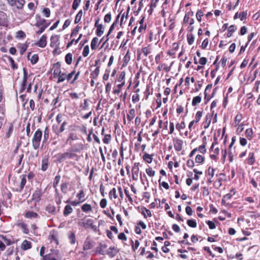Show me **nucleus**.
Returning <instances> with one entry per match:
<instances>
[{
    "mask_svg": "<svg viewBox=\"0 0 260 260\" xmlns=\"http://www.w3.org/2000/svg\"><path fill=\"white\" fill-rule=\"evenodd\" d=\"M42 196V192L41 190L37 189L32 194V200L35 202H39L41 200V197Z\"/></svg>",
    "mask_w": 260,
    "mask_h": 260,
    "instance_id": "8",
    "label": "nucleus"
},
{
    "mask_svg": "<svg viewBox=\"0 0 260 260\" xmlns=\"http://www.w3.org/2000/svg\"><path fill=\"white\" fill-rule=\"evenodd\" d=\"M131 242L132 244V248L134 251H136V250L140 246V242L138 240H136L135 244H134L133 241L131 240Z\"/></svg>",
    "mask_w": 260,
    "mask_h": 260,
    "instance_id": "44",
    "label": "nucleus"
},
{
    "mask_svg": "<svg viewBox=\"0 0 260 260\" xmlns=\"http://www.w3.org/2000/svg\"><path fill=\"white\" fill-rule=\"evenodd\" d=\"M77 198L78 199V200L80 202H83L85 199V193L83 190H81L79 192L76 196Z\"/></svg>",
    "mask_w": 260,
    "mask_h": 260,
    "instance_id": "16",
    "label": "nucleus"
},
{
    "mask_svg": "<svg viewBox=\"0 0 260 260\" xmlns=\"http://www.w3.org/2000/svg\"><path fill=\"white\" fill-rule=\"evenodd\" d=\"M196 162L197 163L201 164L204 161V157L200 154H198L195 158Z\"/></svg>",
    "mask_w": 260,
    "mask_h": 260,
    "instance_id": "37",
    "label": "nucleus"
},
{
    "mask_svg": "<svg viewBox=\"0 0 260 260\" xmlns=\"http://www.w3.org/2000/svg\"><path fill=\"white\" fill-rule=\"evenodd\" d=\"M93 224V220L91 219H83L82 221L79 223V224L85 228L91 227Z\"/></svg>",
    "mask_w": 260,
    "mask_h": 260,
    "instance_id": "6",
    "label": "nucleus"
},
{
    "mask_svg": "<svg viewBox=\"0 0 260 260\" xmlns=\"http://www.w3.org/2000/svg\"><path fill=\"white\" fill-rule=\"evenodd\" d=\"M67 188H68V185L67 183H64L61 185V190L62 192L64 193H67Z\"/></svg>",
    "mask_w": 260,
    "mask_h": 260,
    "instance_id": "58",
    "label": "nucleus"
},
{
    "mask_svg": "<svg viewBox=\"0 0 260 260\" xmlns=\"http://www.w3.org/2000/svg\"><path fill=\"white\" fill-rule=\"evenodd\" d=\"M187 223L191 228H196L197 226V223L194 220L188 219L187 221Z\"/></svg>",
    "mask_w": 260,
    "mask_h": 260,
    "instance_id": "40",
    "label": "nucleus"
},
{
    "mask_svg": "<svg viewBox=\"0 0 260 260\" xmlns=\"http://www.w3.org/2000/svg\"><path fill=\"white\" fill-rule=\"evenodd\" d=\"M201 101V97L200 96H196L194 97L192 101V105L193 106H196L198 104L200 103Z\"/></svg>",
    "mask_w": 260,
    "mask_h": 260,
    "instance_id": "28",
    "label": "nucleus"
},
{
    "mask_svg": "<svg viewBox=\"0 0 260 260\" xmlns=\"http://www.w3.org/2000/svg\"><path fill=\"white\" fill-rule=\"evenodd\" d=\"M142 214L144 215L145 218L147 217L146 214L147 215V216L148 217L152 216V213H151V211L149 209H147L146 208H144L143 209L142 211Z\"/></svg>",
    "mask_w": 260,
    "mask_h": 260,
    "instance_id": "26",
    "label": "nucleus"
},
{
    "mask_svg": "<svg viewBox=\"0 0 260 260\" xmlns=\"http://www.w3.org/2000/svg\"><path fill=\"white\" fill-rule=\"evenodd\" d=\"M142 52L145 56H147L150 53V49L148 47H144L142 48Z\"/></svg>",
    "mask_w": 260,
    "mask_h": 260,
    "instance_id": "56",
    "label": "nucleus"
},
{
    "mask_svg": "<svg viewBox=\"0 0 260 260\" xmlns=\"http://www.w3.org/2000/svg\"><path fill=\"white\" fill-rule=\"evenodd\" d=\"M130 58H131V57H130V55L129 54V52L127 51L123 58L124 63L127 64L130 60Z\"/></svg>",
    "mask_w": 260,
    "mask_h": 260,
    "instance_id": "54",
    "label": "nucleus"
},
{
    "mask_svg": "<svg viewBox=\"0 0 260 260\" xmlns=\"http://www.w3.org/2000/svg\"><path fill=\"white\" fill-rule=\"evenodd\" d=\"M144 18V17H143V18L141 19V20L140 21V26L139 28V30L140 32H141L142 31V30H145L146 28V24H143Z\"/></svg>",
    "mask_w": 260,
    "mask_h": 260,
    "instance_id": "39",
    "label": "nucleus"
},
{
    "mask_svg": "<svg viewBox=\"0 0 260 260\" xmlns=\"http://www.w3.org/2000/svg\"><path fill=\"white\" fill-rule=\"evenodd\" d=\"M255 161L253 153H250L248 159V163L249 165H252Z\"/></svg>",
    "mask_w": 260,
    "mask_h": 260,
    "instance_id": "38",
    "label": "nucleus"
},
{
    "mask_svg": "<svg viewBox=\"0 0 260 260\" xmlns=\"http://www.w3.org/2000/svg\"><path fill=\"white\" fill-rule=\"evenodd\" d=\"M81 209L83 211L85 212H87L91 211L92 207L90 204H85L83 205H82Z\"/></svg>",
    "mask_w": 260,
    "mask_h": 260,
    "instance_id": "22",
    "label": "nucleus"
},
{
    "mask_svg": "<svg viewBox=\"0 0 260 260\" xmlns=\"http://www.w3.org/2000/svg\"><path fill=\"white\" fill-rule=\"evenodd\" d=\"M13 131V125L12 123H9V126L8 128V132L6 134V137L7 138H9L12 133Z\"/></svg>",
    "mask_w": 260,
    "mask_h": 260,
    "instance_id": "36",
    "label": "nucleus"
},
{
    "mask_svg": "<svg viewBox=\"0 0 260 260\" xmlns=\"http://www.w3.org/2000/svg\"><path fill=\"white\" fill-rule=\"evenodd\" d=\"M49 138V130L48 127H46L44 132V142L46 141Z\"/></svg>",
    "mask_w": 260,
    "mask_h": 260,
    "instance_id": "48",
    "label": "nucleus"
},
{
    "mask_svg": "<svg viewBox=\"0 0 260 260\" xmlns=\"http://www.w3.org/2000/svg\"><path fill=\"white\" fill-rule=\"evenodd\" d=\"M99 19L95 21V26L97 28L96 34L98 36H101L104 32V27L102 24L99 23Z\"/></svg>",
    "mask_w": 260,
    "mask_h": 260,
    "instance_id": "4",
    "label": "nucleus"
},
{
    "mask_svg": "<svg viewBox=\"0 0 260 260\" xmlns=\"http://www.w3.org/2000/svg\"><path fill=\"white\" fill-rule=\"evenodd\" d=\"M92 247L91 244L89 241H85L84 244L83 248L85 250H89Z\"/></svg>",
    "mask_w": 260,
    "mask_h": 260,
    "instance_id": "49",
    "label": "nucleus"
},
{
    "mask_svg": "<svg viewBox=\"0 0 260 260\" xmlns=\"http://www.w3.org/2000/svg\"><path fill=\"white\" fill-rule=\"evenodd\" d=\"M57 64H58V67H57L54 71V73H53V74H54V77H58L61 73V69H60V65L59 64V63H57Z\"/></svg>",
    "mask_w": 260,
    "mask_h": 260,
    "instance_id": "32",
    "label": "nucleus"
},
{
    "mask_svg": "<svg viewBox=\"0 0 260 260\" xmlns=\"http://www.w3.org/2000/svg\"><path fill=\"white\" fill-rule=\"evenodd\" d=\"M111 139L110 135H106L103 139V141L105 144H109Z\"/></svg>",
    "mask_w": 260,
    "mask_h": 260,
    "instance_id": "50",
    "label": "nucleus"
},
{
    "mask_svg": "<svg viewBox=\"0 0 260 260\" xmlns=\"http://www.w3.org/2000/svg\"><path fill=\"white\" fill-rule=\"evenodd\" d=\"M210 122H211V115L206 116L205 123L204 125V128H207L209 127V126L210 124Z\"/></svg>",
    "mask_w": 260,
    "mask_h": 260,
    "instance_id": "41",
    "label": "nucleus"
},
{
    "mask_svg": "<svg viewBox=\"0 0 260 260\" xmlns=\"http://www.w3.org/2000/svg\"><path fill=\"white\" fill-rule=\"evenodd\" d=\"M38 59H39V57H38V54H34L31 58L30 59V62L32 64H36L38 61Z\"/></svg>",
    "mask_w": 260,
    "mask_h": 260,
    "instance_id": "35",
    "label": "nucleus"
},
{
    "mask_svg": "<svg viewBox=\"0 0 260 260\" xmlns=\"http://www.w3.org/2000/svg\"><path fill=\"white\" fill-rule=\"evenodd\" d=\"M202 116V112L198 111L197 113H196V120H194L195 122L198 123L200 121Z\"/></svg>",
    "mask_w": 260,
    "mask_h": 260,
    "instance_id": "52",
    "label": "nucleus"
},
{
    "mask_svg": "<svg viewBox=\"0 0 260 260\" xmlns=\"http://www.w3.org/2000/svg\"><path fill=\"white\" fill-rule=\"evenodd\" d=\"M36 45L41 47L44 48L47 45V37L45 35H43L39 41L37 42L36 44Z\"/></svg>",
    "mask_w": 260,
    "mask_h": 260,
    "instance_id": "7",
    "label": "nucleus"
},
{
    "mask_svg": "<svg viewBox=\"0 0 260 260\" xmlns=\"http://www.w3.org/2000/svg\"><path fill=\"white\" fill-rule=\"evenodd\" d=\"M81 3V0H74L72 8L74 10H76L77 8L79 7L80 4Z\"/></svg>",
    "mask_w": 260,
    "mask_h": 260,
    "instance_id": "47",
    "label": "nucleus"
},
{
    "mask_svg": "<svg viewBox=\"0 0 260 260\" xmlns=\"http://www.w3.org/2000/svg\"><path fill=\"white\" fill-rule=\"evenodd\" d=\"M109 198L112 200V198L117 199L118 196L116 193V190L115 188H113L109 193Z\"/></svg>",
    "mask_w": 260,
    "mask_h": 260,
    "instance_id": "19",
    "label": "nucleus"
},
{
    "mask_svg": "<svg viewBox=\"0 0 260 260\" xmlns=\"http://www.w3.org/2000/svg\"><path fill=\"white\" fill-rule=\"evenodd\" d=\"M174 147L177 151H180L182 148L183 142L182 140L179 139H174L173 140Z\"/></svg>",
    "mask_w": 260,
    "mask_h": 260,
    "instance_id": "5",
    "label": "nucleus"
},
{
    "mask_svg": "<svg viewBox=\"0 0 260 260\" xmlns=\"http://www.w3.org/2000/svg\"><path fill=\"white\" fill-rule=\"evenodd\" d=\"M118 252V250L114 247H110L107 251L106 253L110 257H114Z\"/></svg>",
    "mask_w": 260,
    "mask_h": 260,
    "instance_id": "11",
    "label": "nucleus"
},
{
    "mask_svg": "<svg viewBox=\"0 0 260 260\" xmlns=\"http://www.w3.org/2000/svg\"><path fill=\"white\" fill-rule=\"evenodd\" d=\"M12 6H16L18 9H22L25 4L24 0H14V3Z\"/></svg>",
    "mask_w": 260,
    "mask_h": 260,
    "instance_id": "10",
    "label": "nucleus"
},
{
    "mask_svg": "<svg viewBox=\"0 0 260 260\" xmlns=\"http://www.w3.org/2000/svg\"><path fill=\"white\" fill-rule=\"evenodd\" d=\"M35 25L37 27H40L43 25H46V27H47L49 24L46 23L45 19H42L41 17H37L36 22Z\"/></svg>",
    "mask_w": 260,
    "mask_h": 260,
    "instance_id": "9",
    "label": "nucleus"
},
{
    "mask_svg": "<svg viewBox=\"0 0 260 260\" xmlns=\"http://www.w3.org/2000/svg\"><path fill=\"white\" fill-rule=\"evenodd\" d=\"M135 115V110L134 109H132L129 110L128 114L127 115V118L129 121L133 119Z\"/></svg>",
    "mask_w": 260,
    "mask_h": 260,
    "instance_id": "24",
    "label": "nucleus"
},
{
    "mask_svg": "<svg viewBox=\"0 0 260 260\" xmlns=\"http://www.w3.org/2000/svg\"><path fill=\"white\" fill-rule=\"evenodd\" d=\"M67 122L66 121H63L61 124V126H60V128L57 130V131L55 132V133L57 134V135H59V134L63 132L64 129H65V125L67 124Z\"/></svg>",
    "mask_w": 260,
    "mask_h": 260,
    "instance_id": "33",
    "label": "nucleus"
},
{
    "mask_svg": "<svg viewBox=\"0 0 260 260\" xmlns=\"http://www.w3.org/2000/svg\"><path fill=\"white\" fill-rule=\"evenodd\" d=\"M48 160L47 159H43L42 161V166H41V169L42 171H46L48 168Z\"/></svg>",
    "mask_w": 260,
    "mask_h": 260,
    "instance_id": "31",
    "label": "nucleus"
},
{
    "mask_svg": "<svg viewBox=\"0 0 260 260\" xmlns=\"http://www.w3.org/2000/svg\"><path fill=\"white\" fill-rule=\"evenodd\" d=\"M23 81L22 83V89L23 90L24 89L26 82L27 80V72L26 71V70L25 68H23Z\"/></svg>",
    "mask_w": 260,
    "mask_h": 260,
    "instance_id": "13",
    "label": "nucleus"
},
{
    "mask_svg": "<svg viewBox=\"0 0 260 260\" xmlns=\"http://www.w3.org/2000/svg\"><path fill=\"white\" fill-rule=\"evenodd\" d=\"M64 115L62 114H59L56 116V121L58 123H60L62 122Z\"/></svg>",
    "mask_w": 260,
    "mask_h": 260,
    "instance_id": "57",
    "label": "nucleus"
},
{
    "mask_svg": "<svg viewBox=\"0 0 260 260\" xmlns=\"http://www.w3.org/2000/svg\"><path fill=\"white\" fill-rule=\"evenodd\" d=\"M60 179V176L58 175L55 176L54 181V184L53 186L54 187H56L57 185H58Z\"/></svg>",
    "mask_w": 260,
    "mask_h": 260,
    "instance_id": "60",
    "label": "nucleus"
},
{
    "mask_svg": "<svg viewBox=\"0 0 260 260\" xmlns=\"http://www.w3.org/2000/svg\"><path fill=\"white\" fill-rule=\"evenodd\" d=\"M73 60V55L71 53H68L65 56V61L68 64H71Z\"/></svg>",
    "mask_w": 260,
    "mask_h": 260,
    "instance_id": "20",
    "label": "nucleus"
},
{
    "mask_svg": "<svg viewBox=\"0 0 260 260\" xmlns=\"http://www.w3.org/2000/svg\"><path fill=\"white\" fill-rule=\"evenodd\" d=\"M31 242L29 241H28L26 240L23 241L21 245V247L22 249H23L24 250L29 249L31 248Z\"/></svg>",
    "mask_w": 260,
    "mask_h": 260,
    "instance_id": "12",
    "label": "nucleus"
},
{
    "mask_svg": "<svg viewBox=\"0 0 260 260\" xmlns=\"http://www.w3.org/2000/svg\"><path fill=\"white\" fill-rule=\"evenodd\" d=\"M1 237L2 238V239L3 240H4V241L5 242L6 244L7 245H10L11 244H12V242H11V241L10 240H9V239H8L7 238H6V237H5L4 236L2 235L1 236Z\"/></svg>",
    "mask_w": 260,
    "mask_h": 260,
    "instance_id": "59",
    "label": "nucleus"
},
{
    "mask_svg": "<svg viewBox=\"0 0 260 260\" xmlns=\"http://www.w3.org/2000/svg\"><path fill=\"white\" fill-rule=\"evenodd\" d=\"M73 151H78V150L75 149L74 150H73L72 149L69 151H67L61 154H58V155L57 158V160L59 162H61L67 159H71L75 157V156H77V155L74 153Z\"/></svg>",
    "mask_w": 260,
    "mask_h": 260,
    "instance_id": "2",
    "label": "nucleus"
},
{
    "mask_svg": "<svg viewBox=\"0 0 260 260\" xmlns=\"http://www.w3.org/2000/svg\"><path fill=\"white\" fill-rule=\"evenodd\" d=\"M80 28H81V27H80V26H79V25H77V26L76 27V28H74V29L72 30V32H71V37H73V36H74L78 34V31H79V29H80Z\"/></svg>",
    "mask_w": 260,
    "mask_h": 260,
    "instance_id": "51",
    "label": "nucleus"
},
{
    "mask_svg": "<svg viewBox=\"0 0 260 260\" xmlns=\"http://www.w3.org/2000/svg\"><path fill=\"white\" fill-rule=\"evenodd\" d=\"M78 139V137L76 134L71 133L69 134V137L67 140V142H69L71 140L75 141Z\"/></svg>",
    "mask_w": 260,
    "mask_h": 260,
    "instance_id": "21",
    "label": "nucleus"
},
{
    "mask_svg": "<svg viewBox=\"0 0 260 260\" xmlns=\"http://www.w3.org/2000/svg\"><path fill=\"white\" fill-rule=\"evenodd\" d=\"M207 59L206 57H201L200 59H199V63L202 64V65H205L207 63Z\"/></svg>",
    "mask_w": 260,
    "mask_h": 260,
    "instance_id": "64",
    "label": "nucleus"
},
{
    "mask_svg": "<svg viewBox=\"0 0 260 260\" xmlns=\"http://www.w3.org/2000/svg\"><path fill=\"white\" fill-rule=\"evenodd\" d=\"M73 208L70 205H66L63 210V214L64 216H68L73 212Z\"/></svg>",
    "mask_w": 260,
    "mask_h": 260,
    "instance_id": "17",
    "label": "nucleus"
},
{
    "mask_svg": "<svg viewBox=\"0 0 260 260\" xmlns=\"http://www.w3.org/2000/svg\"><path fill=\"white\" fill-rule=\"evenodd\" d=\"M198 150L202 153H205L206 152V145H201L198 148Z\"/></svg>",
    "mask_w": 260,
    "mask_h": 260,
    "instance_id": "55",
    "label": "nucleus"
},
{
    "mask_svg": "<svg viewBox=\"0 0 260 260\" xmlns=\"http://www.w3.org/2000/svg\"><path fill=\"white\" fill-rule=\"evenodd\" d=\"M25 216L27 218H37L38 214L33 211H28L26 212Z\"/></svg>",
    "mask_w": 260,
    "mask_h": 260,
    "instance_id": "15",
    "label": "nucleus"
},
{
    "mask_svg": "<svg viewBox=\"0 0 260 260\" xmlns=\"http://www.w3.org/2000/svg\"><path fill=\"white\" fill-rule=\"evenodd\" d=\"M89 53V47L88 45H86L84 47L82 52V55L84 57H86L88 55Z\"/></svg>",
    "mask_w": 260,
    "mask_h": 260,
    "instance_id": "42",
    "label": "nucleus"
},
{
    "mask_svg": "<svg viewBox=\"0 0 260 260\" xmlns=\"http://www.w3.org/2000/svg\"><path fill=\"white\" fill-rule=\"evenodd\" d=\"M42 137V132L40 129H38L35 133L32 140V144L34 149L36 150L39 148Z\"/></svg>",
    "mask_w": 260,
    "mask_h": 260,
    "instance_id": "1",
    "label": "nucleus"
},
{
    "mask_svg": "<svg viewBox=\"0 0 260 260\" xmlns=\"http://www.w3.org/2000/svg\"><path fill=\"white\" fill-rule=\"evenodd\" d=\"M20 177L21 183L19 190L20 191H22L26 182V176H21Z\"/></svg>",
    "mask_w": 260,
    "mask_h": 260,
    "instance_id": "23",
    "label": "nucleus"
},
{
    "mask_svg": "<svg viewBox=\"0 0 260 260\" xmlns=\"http://www.w3.org/2000/svg\"><path fill=\"white\" fill-rule=\"evenodd\" d=\"M125 81H123L121 84H119L117 85L118 89H114L113 93L115 94H118L120 93L121 91V87L124 85Z\"/></svg>",
    "mask_w": 260,
    "mask_h": 260,
    "instance_id": "30",
    "label": "nucleus"
},
{
    "mask_svg": "<svg viewBox=\"0 0 260 260\" xmlns=\"http://www.w3.org/2000/svg\"><path fill=\"white\" fill-rule=\"evenodd\" d=\"M139 163L135 162L134 164V166L132 168V179L134 180L137 181L139 176Z\"/></svg>",
    "mask_w": 260,
    "mask_h": 260,
    "instance_id": "3",
    "label": "nucleus"
},
{
    "mask_svg": "<svg viewBox=\"0 0 260 260\" xmlns=\"http://www.w3.org/2000/svg\"><path fill=\"white\" fill-rule=\"evenodd\" d=\"M207 224L208 225L209 228L211 230L215 229L216 226L214 223L210 220H209L207 222Z\"/></svg>",
    "mask_w": 260,
    "mask_h": 260,
    "instance_id": "63",
    "label": "nucleus"
},
{
    "mask_svg": "<svg viewBox=\"0 0 260 260\" xmlns=\"http://www.w3.org/2000/svg\"><path fill=\"white\" fill-rule=\"evenodd\" d=\"M187 42L189 45L193 44L194 41V36L192 34H189L187 35Z\"/></svg>",
    "mask_w": 260,
    "mask_h": 260,
    "instance_id": "29",
    "label": "nucleus"
},
{
    "mask_svg": "<svg viewBox=\"0 0 260 260\" xmlns=\"http://www.w3.org/2000/svg\"><path fill=\"white\" fill-rule=\"evenodd\" d=\"M143 158L144 160H145L146 162H147L149 164H150L152 162V155H150L148 153H145V154L143 156Z\"/></svg>",
    "mask_w": 260,
    "mask_h": 260,
    "instance_id": "27",
    "label": "nucleus"
},
{
    "mask_svg": "<svg viewBox=\"0 0 260 260\" xmlns=\"http://www.w3.org/2000/svg\"><path fill=\"white\" fill-rule=\"evenodd\" d=\"M253 134L252 129L251 128H248L246 130L245 135L246 137L249 139H251Z\"/></svg>",
    "mask_w": 260,
    "mask_h": 260,
    "instance_id": "46",
    "label": "nucleus"
},
{
    "mask_svg": "<svg viewBox=\"0 0 260 260\" xmlns=\"http://www.w3.org/2000/svg\"><path fill=\"white\" fill-rule=\"evenodd\" d=\"M125 76V72L124 71H122L121 72L119 77L117 79V81L120 82H122L124 81V78Z\"/></svg>",
    "mask_w": 260,
    "mask_h": 260,
    "instance_id": "43",
    "label": "nucleus"
},
{
    "mask_svg": "<svg viewBox=\"0 0 260 260\" xmlns=\"http://www.w3.org/2000/svg\"><path fill=\"white\" fill-rule=\"evenodd\" d=\"M208 175L212 178L214 174V169L211 167H209L208 170Z\"/></svg>",
    "mask_w": 260,
    "mask_h": 260,
    "instance_id": "62",
    "label": "nucleus"
},
{
    "mask_svg": "<svg viewBox=\"0 0 260 260\" xmlns=\"http://www.w3.org/2000/svg\"><path fill=\"white\" fill-rule=\"evenodd\" d=\"M69 239L71 244H75L76 242V238L74 233H71L69 235Z\"/></svg>",
    "mask_w": 260,
    "mask_h": 260,
    "instance_id": "25",
    "label": "nucleus"
},
{
    "mask_svg": "<svg viewBox=\"0 0 260 260\" xmlns=\"http://www.w3.org/2000/svg\"><path fill=\"white\" fill-rule=\"evenodd\" d=\"M99 74L100 67H96L95 69L91 73L90 76L93 79H95L99 76Z\"/></svg>",
    "mask_w": 260,
    "mask_h": 260,
    "instance_id": "14",
    "label": "nucleus"
},
{
    "mask_svg": "<svg viewBox=\"0 0 260 260\" xmlns=\"http://www.w3.org/2000/svg\"><path fill=\"white\" fill-rule=\"evenodd\" d=\"M99 39L98 38H93L91 42V48L92 50H95L97 48Z\"/></svg>",
    "mask_w": 260,
    "mask_h": 260,
    "instance_id": "18",
    "label": "nucleus"
},
{
    "mask_svg": "<svg viewBox=\"0 0 260 260\" xmlns=\"http://www.w3.org/2000/svg\"><path fill=\"white\" fill-rule=\"evenodd\" d=\"M146 172L150 177H153L155 175V171L152 170L151 168L146 169Z\"/></svg>",
    "mask_w": 260,
    "mask_h": 260,
    "instance_id": "45",
    "label": "nucleus"
},
{
    "mask_svg": "<svg viewBox=\"0 0 260 260\" xmlns=\"http://www.w3.org/2000/svg\"><path fill=\"white\" fill-rule=\"evenodd\" d=\"M67 79V75L66 73H61L58 77L57 83L63 82Z\"/></svg>",
    "mask_w": 260,
    "mask_h": 260,
    "instance_id": "34",
    "label": "nucleus"
},
{
    "mask_svg": "<svg viewBox=\"0 0 260 260\" xmlns=\"http://www.w3.org/2000/svg\"><path fill=\"white\" fill-rule=\"evenodd\" d=\"M25 37V34L23 31L19 30L17 32V38H23Z\"/></svg>",
    "mask_w": 260,
    "mask_h": 260,
    "instance_id": "61",
    "label": "nucleus"
},
{
    "mask_svg": "<svg viewBox=\"0 0 260 260\" xmlns=\"http://www.w3.org/2000/svg\"><path fill=\"white\" fill-rule=\"evenodd\" d=\"M107 202L106 199H103L101 200L100 205L102 208H105L107 206Z\"/></svg>",
    "mask_w": 260,
    "mask_h": 260,
    "instance_id": "53",
    "label": "nucleus"
}]
</instances>
